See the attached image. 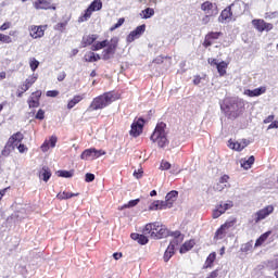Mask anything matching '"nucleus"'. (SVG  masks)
Instances as JSON below:
<instances>
[{
  "label": "nucleus",
  "mask_w": 278,
  "mask_h": 278,
  "mask_svg": "<svg viewBox=\"0 0 278 278\" xmlns=\"http://www.w3.org/2000/svg\"><path fill=\"white\" fill-rule=\"evenodd\" d=\"M121 99V93L115 91H106L91 101L88 106V112H97V110H105L108 105H112L114 101H118Z\"/></svg>",
  "instance_id": "1"
},
{
  "label": "nucleus",
  "mask_w": 278,
  "mask_h": 278,
  "mask_svg": "<svg viewBox=\"0 0 278 278\" xmlns=\"http://www.w3.org/2000/svg\"><path fill=\"white\" fill-rule=\"evenodd\" d=\"M101 49H104L102 51V60H112L116 55V49H118V37H113L110 41L108 39L97 41L91 46V51H101Z\"/></svg>",
  "instance_id": "2"
},
{
  "label": "nucleus",
  "mask_w": 278,
  "mask_h": 278,
  "mask_svg": "<svg viewBox=\"0 0 278 278\" xmlns=\"http://www.w3.org/2000/svg\"><path fill=\"white\" fill-rule=\"evenodd\" d=\"M143 233L154 240H162V238H168V236H170L168 228L160 224V222L147 224Z\"/></svg>",
  "instance_id": "3"
},
{
  "label": "nucleus",
  "mask_w": 278,
  "mask_h": 278,
  "mask_svg": "<svg viewBox=\"0 0 278 278\" xmlns=\"http://www.w3.org/2000/svg\"><path fill=\"white\" fill-rule=\"evenodd\" d=\"M150 140L155 142L160 149H164V147H168V137L166 135V123L161 122L155 126L154 131L152 132Z\"/></svg>",
  "instance_id": "4"
},
{
  "label": "nucleus",
  "mask_w": 278,
  "mask_h": 278,
  "mask_svg": "<svg viewBox=\"0 0 278 278\" xmlns=\"http://www.w3.org/2000/svg\"><path fill=\"white\" fill-rule=\"evenodd\" d=\"M24 139H25V136L23 135V132L17 131V132L13 134L8 139L4 148L1 151L2 157H10V155L12 154V151H14V149H16L18 147V144H21V142H23Z\"/></svg>",
  "instance_id": "5"
},
{
  "label": "nucleus",
  "mask_w": 278,
  "mask_h": 278,
  "mask_svg": "<svg viewBox=\"0 0 278 278\" xmlns=\"http://www.w3.org/2000/svg\"><path fill=\"white\" fill-rule=\"evenodd\" d=\"M232 10V11H231ZM239 16L242 14V5L240 2H233L231 5L224 9L219 15V22L225 23V21L231 20V16Z\"/></svg>",
  "instance_id": "6"
},
{
  "label": "nucleus",
  "mask_w": 278,
  "mask_h": 278,
  "mask_svg": "<svg viewBox=\"0 0 278 278\" xmlns=\"http://www.w3.org/2000/svg\"><path fill=\"white\" fill-rule=\"evenodd\" d=\"M241 105L242 103L239 101H231L222 106V110L228 118H238L242 114Z\"/></svg>",
  "instance_id": "7"
},
{
  "label": "nucleus",
  "mask_w": 278,
  "mask_h": 278,
  "mask_svg": "<svg viewBox=\"0 0 278 278\" xmlns=\"http://www.w3.org/2000/svg\"><path fill=\"white\" fill-rule=\"evenodd\" d=\"M103 8V2L101 0H93L90 5L85 10V13L79 16V23H86L92 16V12H99Z\"/></svg>",
  "instance_id": "8"
},
{
  "label": "nucleus",
  "mask_w": 278,
  "mask_h": 278,
  "mask_svg": "<svg viewBox=\"0 0 278 278\" xmlns=\"http://www.w3.org/2000/svg\"><path fill=\"white\" fill-rule=\"evenodd\" d=\"M38 81V76L36 74H33L28 76L18 87L16 90V97L21 99L23 97L24 92H27L31 86L35 85V83Z\"/></svg>",
  "instance_id": "9"
},
{
  "label": "nucleus",
  "mask_w": 278,
  "mask_h": 278,
  "mask_svg": "<svg viewBox=\"0 0 278 278\" xmlns=\"http://www.w3.org/2000/svg\"><path fill=\"white\" fill-rule=\"evenodd\" d=\"M275 212V206L273 205H267L261 210H258L254 214V223L257 225V223H262V220H265V218H268L270 214Z\"/></svg>",
  "instance_id": "10"
},
{
  "label": "nucleus",
  "mask_w": 278,
  "mask_h": 278,
  "mask_svg": "<svg viewBox=\"0 0 278 278\" xmlns=\"http://www.w3.org/2000/svg\"><path fill=\"white\" fill-rule=\"evenodd\" d=\"M220 38H223V31H208L204 37L202 46L204 47V49H207L212 47L214 42H216V40H219Z\"/></svg>",
  "instance_id": "11"
},
{
  "label": "nucleus",
  "mask_w": 278,
  "mask_h": 278,
  "mask_svg": "<svg viewBox=\"0 0 278 278\" xmlns=\"http://www.w3.org/2000/svg\"><path fill=\"white\" fill-rule=\"evenodd\" d=\"M233 207V201L227 200L225 203L220 202L216 208L213 211V218H220L227 210H231Z\"/></svg>",
  "instance_id": "12"
},
{
  "label": "nucleus",
  "mask_w": 278,
  "mask_h": 278,
  "mask_svg": "<svg viewBox=\"0 0 278 278\" xmlns=\"http://www.w3.org/2000/svg\"><path fill=\"white\" fill-rule=\"evenodd\" d=\"M101 155H105V151L97 150L94 148L86 149L80 154V160H97L98 157H101Z\"/></svg>",
  "instance_id": "13"
},
{
  "label": "nucleus",
  "mask_w": 278,
  "mask_h": 278,
  "mask_svg": "<svg viewBox=\"0 0 278 278\" xmlns=\"http://www.w3.org/2000/svg\"><path fill=\"white\" fill-rule=\"evenodd\" d=\"M142 129H144V118L139 117L131 124L129 135L132 136V138H138V136L142 134Z\"/></svg>",
  "instance_id": "14"
},
{
  "label": "nucleus",
  "mask_w": 278,
  "mask_h": 278,
  "mask_svg": "<svg viewBox=\"0 0 278 278\" xmlns=\"http://www.w3.org/2000/svg\"><path fill=\"white\" fill-rule=\"evenodd\" d=\"M29 36L35 40L38 38H42L45 36V31H47V25H31L28 28Z\"/></svg>",
  "instance_id": "15"
},
{
  "label": "nucleus",
  "mask_w": 278,
  "mask_h": 278,
  "mask_svg": "<svg viewBox=\"0 0 278 278\" xmlns=\"http://www.w3.org/2000/svg\"><path fill=\"white\" fill-rule=\"evenodd\" d=\"M147 31V25L142 24L140 26H137L135 30L130 31V34L126 37V41L128 43L134 42V40H137V38H140V36Z\"/></svg>",
  "instance_id": "16"
},
{
  "label": "nucleus",
  "mask_w": 278,
  "mask_h": 278,
  "mask_svg": "<svg viewBox=\"0 0 278 278\" xmlns=\"http://www.w3.org/2000/svg\"><path fill=\"white\" fill-rule=\"evenodd\" d=\"M170 207L173 206L166 200H155L150 204L149 211L156 212L157 210H169Z\"/></svg>",
  "instance_id": "17"
},
{
  "label": "nucleus",
  "mask_w": 278,
  "mask_h": 278,
  "mask_svg": "<svg viewBox=\"0 0 278 278\" xmlns=\"http://www.w3.org/2000/svg\"><path fill=\"white\" fill-rule=\"evenodd\" d=\"M42 97V91H34L27 100L28 108H40V98Z\"/></svg>",
  "instance_id": "18"
},
{
  "label": "nucleus",
  "mask_w": 278,
  "mask_h": 278,
  "mask_svg": "<svg viewBox=\"0 0 278 278\" xmlns=\"http://www.w3.org/2000/svg\"><path fill=\"white\" fill-rule=\"evenodd\" d=\"M201 10L204 12V14H208L210 16H216L218 14V10L216 8V4L205 1L201 4Z\"/></svg>",
  "instance_id": "19"
},
{
  "label": "nucleus",
  "mask_w": 278,
  "mask_h": 278,
  "mask_svg": "<svg viewBox=\"0 0 278 278\" xmlns=\"http://www.w3.org/2000/svg\"><path fill=\"white\" fill-rule=\"evenodd\" d=\"M35 10H56L55 4L51 3L49 0H36L34 2Z\"/></svg>",
  "instance_id": "20"
},
{
  "label": "nucleus",
  "mask_w": 278,
  "mask_h": 278,
  "mask_svg": "<svg viewBox=\"0 0 278 278\" xmlns=\"http://www.w3.org/2000/svg\"><path fill=\"white\" fill-rule=\"evenodd\" d=\"M243 94H245V97H262V94H266V87H258V88H255L253 90L251 89H245L243 91Z\"/></svg>",
  "instance_id": "21"
},
{
  "label": "nucleus",
  "mask_w": 278,
  "mask_h": 278,
  "mask_svg": "<svg viewBox=\"0 0 278 278\" xmlns=\"http://www.w3.org/2000/svg\"><path fill=\"white\" fill-rule=\"evenodd\" d=\"M99 38L98 35H87L84 36L81 39V47L86 48V47H90V45H94L96 40Z\"/></svg>",
  "instance_id": "22"
},
{
  "label": "nucleus",
  "mask_w": 278,
  "mask_h": 278,
  "mask_svg": "<svg viewBox=\"0 0 278 278\" xmlns=\"http://www.w3.org/2000/svg\"><path fill=\"white\" fill-rule=\"evenodd\" d=\"M49 144H50L51 149H54L55 144H58V137L52 136V137H50L49 141H45L41 144L40 149L43 153H47V151H49Z\"/></svg>",
  "instance_id": "23"
},
{
  "label": "nucleus",
  "mask_w": 278,
  "mask_h": 278,
  "mask_svg": "<svg viewBox=\"0 0 278 278\" xmlns=\"http://www.w3.org/2000/svg\"><path fill=\"white\" fill-rule=\"evenodd\" d=\"M214 262H216V252H212L208 254L203 264V270H207V268H214Z\"/></svg>",
  "instance_id": "24"
},
{
  "label": "nucleus",
  "mask_w": 278,
  "mask_h": 278,
  "mask_svg": "<svg viewBox=\"0 0 278 278\" xmlns=\"http://www.w3.org/2000/svg\"><path fill=\"white\" fill-rule=\"evenodd\" d=\"M168 236H172V238H174V240L170 241L169 244H174L177 247V244H181V242H184L185 236L181 235V231H179V230L169 232Z\"/></svg>",
  "instance_id": "25"
},
{
  "label": "nucleus",
  "mask_w": 278,
  "mask_h": 278,
  "mask_svg": "<svg viewBox=\"0 0 278 278\" xmlns=\"http://www.w3.org/2000/svg\"><path fill=\"white\" fill-rule=\"evenodd\" d=\"M175 243H169L167 249L164 252L163 255V261L165 263L170 262V257H173V255H175Z\"/></svg>",
  "instance_id": "26"
},
{
  "label": "nucleus",
  "mask_w": 278,
  "mask_h": 278,
  "mask_svg": "<svg viewBox=\"0 0 278 278\" xmlns=\"http://www.w3.org/2000/svg\"><path fill=\"white\" fill-rule=\"evenodd\" d=\"M197 243L194 242V239H190L188 241H186L179 250V253L184 254V253H188V251H192V249H194V245Z\"/></svg>",
  "instance_id": "27"
},
{
  "label": "nucleus",
  "mask_w": 278,
  "mask_h": 278,
  "mask_svg": "<svg viewBox=\"0 0 278 278\" xmlns=\"http://www.w3.org/2000/svg\"><path fill=\"white\" fill-rule=\"evenodd\" d=\"M273 231L268 230L266 232H264L263 235L260 236V238L256 239L254 247H262V244H264L268 238L271 236Z\"/></svg>",
  "instance_id": "28"
},
{
  "label": "nucleus",
  "mask_w": 278,
  "mask_h": 278,
  "mask_svg": "<svg viewBox=\"0 0 278 278\" xmlns=\"http://www.w3.org/2000/svg\"><path fill=\"white\" fill-rule=\"evenodd\" d=\"M73 197H79V193L63 191L56 194V199H59V201H66L68 199H73Z\"/></svg>",
  "instance_id": "29"
},
{
  "label": "nucleus",
  "mask_w": 278,
  "mask_h": 278,
  "mask_svg": "<svg viewBox=\"0 0 278 278\" xmlns=\"http://www.w3.org/2000/svg\"><path fill=\"white\" fill-rule=\"evenodd\" d=\"M130 238H131L132 240H137V242H138L139 244H148V243H149V238H147V236H144V235H140V233L132 232V233L130 235Z\"/></svg>",
  "instance_id": "30"
},
{
  "label": "nucleus",
  "mask_w": 278,
  "mask_h": 278,
  "mask_svg": "<svg viewBox=\"0 0 278 278\" xmlns=\"http://www.w3.org/2000/svg\"><path fill=\"white\" fill-rule=\"evenodd\" d=\"M179 197V192L177 190H172L169 191L166 197H165V201L167 203H170V206L173 207V203H175V201H177V198Z\"/></svg>",
  "instance_id": "31"
},
{
  "label": "nucleus",
  "mask_w": 278,
  "mask_h": 278,
  "mask_svg": "<svg viewBox=\"0 0 278 278\" xmlns=\"http://www.w3.org/2000/svg\"><path fill=\"white\" fill-rule=\"evenodd\" d=\"M39 178L46 182L49 181V179H51V169L47 166H43L39 172Z\"/></svg>",
  "instance_id": "32"
},
{
  "label": "nucleus",
  "mask_w": 278,
  "mask_h": 278,
  "mask_svg": "<svg viewBox=\"0 0 278 278\" xmlns=\"http://www.w3.org/2000/svg\"><path fill=\"white\" fill-rule=\"evenodd\" d=\"M253 164H255V156L253 155H251L248 160L247 159L241 160V167L244 168L245 170H249V168H251Z\"/></svg>",
  "instance_id": "33"
},
{
  "label": "nucleus",
  "mask_w": 278,
  "mask_h": 278,
  "mask_svg": "<svg viewBox=\"0 0 278 278\" xmlns=\"http://www.w3.org/2000/svg\"><path fill=\"white\" fill-rule=\"evenodd\" d=\"M81 101H84V96H74L67 103V110H73V108H75L77 103H81Z\"/></svg>",
  "instance_id": "34"
},
{
  "label": "nucleus",
  "mask_w": 278,
  "mask_h": 278,
  "mask_svg": "<svg viewBox=\"0 0 278 278\" xmlns=\"http://www.w3.org/2000/svg\"><path fill=\"white\" fill-rule=\"evenodd\" d=\"M85 62H99L101 60V55L94 52H87L84 56Z\"/></svg>",
  "instance_id": "35"
},
{
  "label": "nucleus",
  "mask_w": 278,
  "mask_h": 278,
  "mask_svg": "<svg viewBox=\"0 0 278 278\" xmlns=\"http://www.w3.org/2000/svg\"><path fill=\"white\" fill-rule=\"evenodd\" d=\"M227 66H229V64H227L225 61H222L217 64L216 68L220 77H225V75H227Z\"/></svg>",
  "instance_id": "36"
},
{
  "label": "nucleus",
  "mask_w": 278,
  "mask_h": 278,
  "mask_svg": "<svg viewBox=\"0 0 278 278\" xmlns=\"http://www.w3.org/2000/svg\"><path fill=\"white\" fill-rule=\"evenodd\" d=\"M141 18H151L152 16H155V10L153 8H147L141 11L140 13Z\"/></svg>",
  "instance_id": "37"
},
{
  "label": "nucleus",
  "mask_w": 278,
  "mask_h": 278,
  "mask_svg": "<svg viewBox=\"0 0 278 278\" xmlns=\"http://www.w3.org/2000/svg\"><path fill=\"white\" fill-rule=\"evenodd\" d=\"M227 229L222 225L215 232L214 239L215 240H223L225 238Z\"/></svg>",
  "instance_id": "38"
},
{
  "label": "nucleus",
  "mask_w": 278,
  "mask_h": 278,
  "mask_svg": "<svg viewBox=\"0 0 278 278\" xmlns=\"http://www.w3.org/2000/svg\"><path fill=\"white\" fill-rule=\"evenodd\" d=\"M264 20H253L252 25L257 29V31H264V25H265Z\"/></svg>",
  "instance_id": "39"
},
{
  "label": "nucleus",
  "mask_w": 278,
  "mask_h": 278,
  "mask_svg": "<svg viewBox=\"0 0 278 278\" xmlns=\"http://www.w3.org/2000/svg\"><path fill=\"white\" fill-rule=\"evenodd\" d=\"M229 149H232V151H242V148L240 146V141H232L231 139L228 141Z\"/></svg>",
  "instance_id": "40"
},
{
  "label": "nucleus",
  "mask_w": 278,
  "mask_h": 278,
  "mask_svg": "<svg viewBox=\"0 0 278 278\" xmlns=\"http://www.w3.org/2000/svg\"><path fill=\"white\" fill-rule=\"evenodd\" d=\"M140 203V199L130 200L127 204L122 206V210H127L129 207H136Z\"/></svg>",
  "instance_id": "41"
},
{
  "label": "nucleus",
  "mask_w": 278,
  "mask_h": 278,
  "mask_svg": "<svg viewBox=\"0 0 278 278\" xmlns=\"http://www.w3.org/2000/svg\"><path fill=\"white\" fill-rule=\"evenodd\" d=\"M66 25H68V21L60 22L54 26L56 31H64L66 29Z\"/></svg>",
  "instance_id": "42"
},
{
  "label": "nucleus",
  "mask_w": 278,
  "mask_h": 278,
  "mask_svg": "<svg viewBox=\"0 0 278 278\" xmlns=\"http://www.w3.org/2000/svg\"><path fill=\"white\" fill-rule=\"evenodd\" d=\"M125 23V17H121L116 24L110 27V31H115V29H118V27H123Z\"/></svg>",
  "instance_id": "43"
},
{
  "label": "nucleus",
  "mask_w": 278,
  "mask_h": 278,
  "mask_svg": "<svg viewBox=\"0 0 278 278\" xmlns=\"http://www.w3.org/2000/svg\"><path fill=\"white\" fill-rule=\"evenodd\" d=\"M236 223H238L237 218H232L230 220L225 222V224H223L222 226L225 227V229H231V227H233L236 225Z\"/></svg>",
  "instance_id": "44"
},
{
  "label": "nucleus",
  "mask_w": 278,
  "mask_h": 278,
  "mask_svg": "<svg viewBox=\"0 0 278 278\" xmlns=\"http://www.w3.org/2000/svg\"><path fill=\"white\" fill-rule=\"evenodd\" d=\"M29 66H30V70L33 71V72H35L37 68H38V66H40V62H38V60H36V59H31L30 60V62H29Z\"/></svg>",
  "instance_id": "45"
},
{
  "label": "nucleus",
  "mask_w": 278,
  "mask_h": 278,
  "mask_svg": "<svg viewBox=\"0 0 278 278\" xmlns=\"http://www.w3.org/2000/svg\"><path fill=\"white\" fill-rule=\"evenodd\" d=\"M0 42H4L5 45H10L12 42V37L8 35L0 34Z\"/></svg>",
  "instance_id": "46"
},
{
  "label": "nucleus",
  "mask_w": 278,
  "mask_h": 278,
  "mask_svg": "<svg viewBox=\"0 0 278 278\" xmlns=\"http://www.w3.org/2000/svg\"><path fill=\"white\" fill-rule=\"evenodd\" d=\"M59 177H64L65 179H68L71 177H73V172L59 170Z\"/></svg>",
  "instance_id": "47"
},
{
  "label": "nucleus",
  "mask_w": 278,
  "mask_h": 278,
  "mask_svg": "<svg viewBox=\"0 0 278 278\" xmlns=\"http://www.w3.org/2000/svg\"><path fill=\"white\" fill-rule=\"evenodd\" d=\"M35 118L37 121H45V110L39 109L37 114L35 115Z\"/></svg>",
  "instance_id": "48"
},
{
  "label": "nucleus",
  "mask_w": 278,
  "mask_h": 278,
  "mask_svg": "<svg viewBox=\"0 0 278 278\" xmlns=\"http://www.w3.org/2000/svg\"><path fill=\"white\" fill-rule=\"evenodd\" d=\"M225 188H227V185H223L219 181L214 186V190L216 192H223V190H225Z\"/></svg>",
  "instance_id": "49"
},
{
  "label": "nucleus",
  "mask_w": 278,
  "mask_h": 278,
  "mask_svg": "<svg viewBox=\"0 0 278 278\" xmlns=\"http://www.w3.org/2000/svg\"><path fill=\"white\" fill-rule=\"evenodd\" d=\"M253 249V245L251 243H245L241 247L242 253H249Z\"/></svg>",
  "instance_id": "50"
},
{
  "label": "nucleus",
  "mask_w": 278,
  "mask_h": 278,
  "mask_svg": "<svg viewBox=\"0 0 278 278\" xmlns=\"http://www.w3.org/2000/svg\"><path fill=\"white\" fill-rule=\"evenodd\" d=\"M239 144L241 147V151H243V149H247V147L251 144V141L248 139H242L239 141Z\"/></svg>",
  "instance_id": "51"
},
{
  "label": "nucleus",
  "mask_w": 278,
  "mask_h": 278,
  "mask_svg": "<svg viewBox=\"0 0 278 278\" xmlns=\"http://www.w3.org/2000/svg\"><path fill=\"white\" fill-rule=\"evenodd\" d=\"M85 181H86L87 184H90V182L94 181V174L87 173V174L85 175Z\"/></svg>",
  "instance_id": "52"
},
{
  "label": "nucleus",
  "mask_w": 278,
  "mask_h": 278,
  "mask_svg": "<svg viewBox=\"0 0 278 278\" xmlns=\"http://www.w3.org/2000/svg\"><path fill=\"white\" fill-rule=\"evenodd\" d=\"M170 168V163H168V161H162L161 162V169L162 170H169Z\"/></svg>",
  "instance_id": "53"
},
{
  "label": "nucleus",
  "mask_w": 278,
  "mask_h": 278,
  "mask_svg": "<svg viewBox=\"0 0 278 278\" xmlns=\"http://www.w3.org/2000/svg\"><path fill=\"white\" fill-rule=\"evenodd\" d=\"M143 170L142 169H138V170H135L134 172V177L136 178V179H142V175H143Z\"/></svg>",
  "instance_id": "54"
},
{
  "label": "nucleus",
  "mask_w": 278,
  "mask_h": 278,
  "mask_svg": "<svg viewBox=\"0 0 278 278\" xmlns=\"http://www.w3.org/2000/svg\"><path fill=\"white\" fill-rule=\"evenodd\" d=\"M46 94H47V97L55 98V97H58L60 94V91H58V90H49V91H47Z\"/></svg>",
  "instance_id": "55"
},
{
  "label": "nucleus",
  "mask_w": 278,
  "mask_h": 278,
  "mask_svg": "<svg viewBox=\"0 0 278 278\" xmlns=\"http://www.w3.org/2000/svg\"><path fill=\"white\" fill-rule=\"evenodd\" d=\"M12 26V23L10 22H5L0 26V31H5V29H10V27Z\"/></svg>",
  "instance_id": "56"
},
{
  "label": "nucleus",
  "mask_w": 278,
  "mask_h": 278,
  "mask_svg": "<svg viewBox=\"0 0 278 278\" xmlns=\"http://www.w3.org/2000/svg\"><path fill=\"white\" fill-rule=\"evenodd\" d=\"M229 182V175L225 174L219 178V184H228Z\"/></svg>",
  "instance_id": "57"
},
{
  "label": "nucleus",
  "mask_w": 278,
  "mask_h": 278,
  "mask_svg": "<svg viewBox=\"0 0 278 278\" xmlns=\"http://www.w3.org/2000/svg\"><path fill=\"white\" fill-rule=\"evenodd\" d=\"M275 121V115H268L264 121H263V123L265 124V125H268V123H273Z\"/></svg>",
  "instance_id": "58"
},
{
  "label": "nucleus",
  "mask_w": 278,
  "mask_h": 278,
  "mask_svg": "<svg viewBox=\"0 0 278 278\" xmlns=\"http://www.w3.org/2000/svg\"><path fill=\"white\" fill-rule=\"evenodd\" d=\"M152 62L153 64H164V56L160 55L156 59H154Z\"/></svg>",
  "instance_id": "59"
},
{
  "label": "nucleus",
  "mask_w": 278,
  "mask_h": 278,
  "mask_svg": "<svg viewBox=\"0 0 278 278\" xmlns=\"http://www.w3.org/2000/svg\"><path fill=\"white\" fill-rule=\"evenodd\" d=\"M16 149H17V151H18L20 153H25V151H28V149L26 148V146L23 144V143H20Z\"/></svg>",
  "instance_id": "60"
},
{
  "label": "nucleus",
  "mask_w": 278,
  "mask_h": 278,
  "mask_svg": "<svg viewBox=\"0 0 278 278\" xmlns=\"http://www.w3.org/2000/svg\"><path fill=\"white\" fill-rule=\"evenodd\" d=\"M270 29H273V24L265 22L263 31H270Z\"/></svg>",
  "instance_id": "61"
},
{
  "label": "nucleus",
  "mask_w": 278,
  "mask_h": 278,
  "mask_svg": "<svg viewBox=\"0 0 278 278\" xmlns=\"http://www.w3.org/2000/svg\"><path fill=\"white\" fill-rule=\"evenodd\" d=\"M66 79V72H62L58 75V81H64Z\"/></svg>",
  "instance_id": "62"
},
{
  "label": "nucleus",
  "mask_w": 278,
  "mask_h": 278,
  "mask_svg": "<svg viewBox=\"0 0 278 278\" xmlns=\"http://www.w3.org/2000/svg\"><path fill=\"white\" fill-rule=\"evenodd\" d=\"M211 16H214V15L206 14V15L202 18L203 25H207V23H210V17H211Z\"/></svg>",
  "instance_id": "63"
},
{
  "label": "nucleus",
  "mask_w": 278,
  "mask_h": 278,
  "mask_svg": "<svg viewBox=\"0 0 278 278\" xmlns=\"http://www.w3.org/2000/svg\"><path fill=\"white\" fill-rule=\"evenodd\" d=\"M267 129H278V121L273 122Z\"/></svg>",
  "instance_id": "64"
}]
</instances>
